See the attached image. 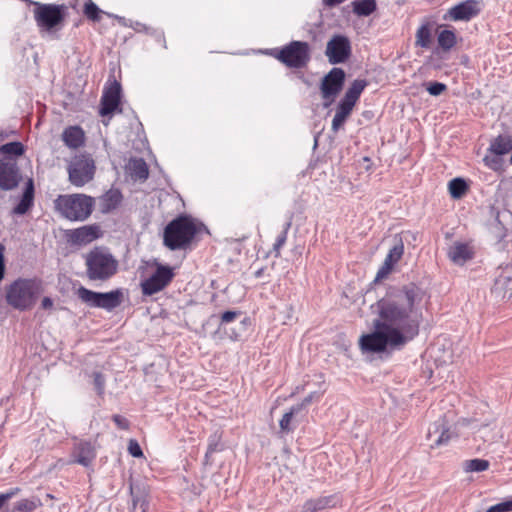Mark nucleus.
<instances>
[{"label": "nucleus", "instance_id": "nucleus-6", "mask_svg": "<svg viewBox=\"0 0 512 512\" xmlns=\"http://www.w3.org/2000/svg\"><path fill=\"white\" fill-rule=\"evenodd\" d=\"M35 6L34 20L41 32H54L62 29L67 14V7L59 4H44L30 1Z\"/></svg>", "mask_w": 512, "mask_h": 512}, {"label": "nucleus", "instance_id": "nucleus-16", "mask_svg": "<svg viewBox=\"0 0 512 512\" xmlns=\"http://www.w3.org/2000/svg\"><path fill=\"white\" fill-rule=\"evenodd\" d=\"M99 227L96 225L82 226L68 233L69 241L73 244H88L99 237Z\"/></svg>", "mask_w": 512, "mask_h": 512}, {"label": "nucleus", "instance_id": "nucleus-41", "mask_svg": "<svg viewBox=\"0 0 512 512\" xmlns=\"http://www.w3.org/2000/svg\"><path fill=\"white\" fill-rule=\"evenodd\" d=\"M319 398L320 394L318 392H311L301 401V403H298L294 406L299 408V411L301 412L303 409L309 406L314 400H319Z\"/></svg>", "mask_w": 512, "mask_h": 512}, {"label": "nucleus", "instance_id": "nucleus-26", "mask_svg": "<svg viewBox=\"0 0 512 512\" xmlns=\"http://www.w3.org/2000/svg\"><path fill=\"white\" fill-rule=\"evenodd\" d=\"M488 150L492 154L503 156L512 150V139L509 136L500 135L491 142Z\"/></svg>", "mask_w": 512, "mask_h": 512}, {"label": "nucleus", "instance_id": "nucleus-38", "mask_svg": "<svg viewBox=\"0 0 512 512\" xmlns=\"http://www.w3.org/2000/svg\"><path fill=\"white\" fill-rule=\"evenodd\" d=\"M501 156L502 155L492 154L489 152V154L484 157L483 161L485 162L486 166L497 171L502 168L503 163Z\"/></svg>", "mask_w": 512, "mask_h": 512}, {"label": "nucleus", "instance_id": "nucleus-42", "mask_svg": "<svg viewBox=\"0 0 512 512\" xmlns=\"http://www.w3.org/2000/svg\"><path fill=\"white\" fill-rule=\"evenodd\" d=\"M93 378H94L95 389H96L97 393L99 395H101L104 392L105 379L100 372H94Z\"/></svg>", "mask_w": 512, "mask_h": 512}, {"label": "nucleus", "instance_id": "nucleus-21", "mask_svg": "<svg viewBox=\"0 0 512 512\" xmlns=\"http://www.w3.org/2000/svg\"><path fill=\"white\" fill-rule=\"evenodd\" d=\"M122 201V194L117 189H110L99 199L100 211L104 214L115 210Z\"/></svg>", "mask_w": 512, "mask_h": 512}, {"label": "nucleus", "instance_id": "nucleus-29", "mask_svg": "<svg viewBox=\"0 0 512 512\" xmlns=\"http://www.w3.org/2000/svg\"><path fill=\"white\" fill-rule=\"evenodd\" d=\"M353 12L360 17L371 15L377 7L376 0H354Z\"/></svg>", "mask_w": 512, "mask_h": 512}, {"label": "nucleus", "instance_id": "nucleus-50", "mask_svg": "<svg viewBox=\"0 0 512 512\" xmlns=\"http://www.w3.org/2000/svg\"><path fill=\"white\" fill-rule=\"evenodd\" d=\"M46 497L49 499H54V496L52 494H47Z\"/></svg>", "mask_w": 512, "mask_h": 512}, {"label": "nucleus", "instance_id": "nucleus-9", "mask_svg": "<svg viewBox=\"0 0 512 512\" xmlns=\"http://www.w3.org/2000/svg\"><path fill=\"white\" fill-rule=\"evenodd\" d=\"M78 298L85 304L94 308H102L111 311L121 304L122 292L114 290L110 292H95L83 286L77 290Z\"/></svg>", "mask_w": 512, "mask_h": 512}, {"label": "nucleus", "instance_id": "nucleus-5", "mask_svg": "<svg viewBox=\"0 0 512 512\" xmlns=\"http://www.w3.org/2000/svg\"><path fill=\"white\" fill-rule=\"evenodd\" d=\"M40 294V285L31 279H17L6 290L9 305L18 310H28L36 302Z\"/></svg>", "mask_w": 512, "mask_h": 512}, {"label": "nucleus", "instance_id": "nucleus-17", "mask_svg": "<svg viewBox=\"0 0 512 512\" xmlns=\"http://www.w3.org/2000/svg\"><path fill=\"white\" fill-rule=\"evenodd\" d=\"M73 463L88 467L96 457L94 447L90 442L80 441L75 444L73 449Z\"/></svg>", "mask_w": 512, "mask_h": 512}, {"label": "nucleus", "instance_id": "nucleus-18", "mask_svg": "<svg viewBox=\"0 0 512 512\" xmlns=\"http://www.w3.org/2000/svg\"><path fill=\"white\" fill-rule=\"evenodd\" d=\"M338 502L339 497L337 495L320 496L307 500L301 512H323L326 509L335 507Z\"/></svg>", "mask_w": 512, "mask_h": 512}, {"label": "nucleus", "instance_id": "nucleus-36", "mask_svg": "<svg viewBox=\"0 0 512 512\" xmlns=\"http://www.w3.org/2000/svg\"><path fill=\"white\" fill-rule=\"evenodd\" d=\"M0 153L6 155L20 156L24 153V146L21 142L18 141L10 142L0 147Z\"/></svg>", "mask_w": 512, "mask_h": 512}, {"label": "nucleus", "instance_id": "nucleus-25", "mask_svg": "<svg viewBox=\"0 0 512 512\" xmlns=\"http://www.w3.org/2000/svg\"><path fill=\"white\" fill-rule=\"evenodd\" d=\"M127 169L134 180L145 181L149 176L148 166L142 158L131 159Z\"/></svg>", "mask_w": 512, "mask_h": 512}, {"label": "nucleus", "instance_id": "nucleus-27", "mask_svg": "<svg viewBox=\"0 0 512 512\" xmlns=\"http://www.w3.org/2000/svg\"><path fill=\"white\" fill-rule=\"evenodd\" d=\"M367 84V81L364 79L354 80L351 86L346 90L343 98L356 104Z\"/></svg>", "mask_w": 512, "mask_h": 512}, {"label": "nucleus", "instance_id": "nucleus-15", "mask_svg": "<svg viewBox=\"0 0 512 512\" xmlns=\"http://www.w3.org/2000/svg\"><path fill=\"white\" fill-rule=\"evenodd\" d=\"M121 86L118 82H114L106 89L101 98L100 114L102 116L113 113L120 103Z\"/></svg>", "mask_w": 512, "mask_h": 512}, {"label": "nucleus", "instance_id": "nucleus-31", "mask_svg": "<svg viewBox=\"0 0 512 512\" xmlns=\"http://www.w3.org/2000/svg\"><path fill=\"white\" fill-rule=\"evenodd\" d=\"M448 189L452 198L460 199L466 193L468 186L464 179L454 178L449 182Z\"/></svg>", "mask_w": 512, "mask_h": 512}, {"label": "nucleus", "instance_id": "nucleus-35", "mask_svg": "<svg viewBox=\"0 0 512 512\" xmlns=\"http://www.w3.org/2000/svg\"><path fill=\"white\" fill-rule=\"evenodd\" d=\"M299 408L295 407L294 405L289 409L288 412H286L281 420L279 421L280 429L283 432H291L293 430V427L291 426L292 419L294 415L298 414Z\"/></svg>", "mask_w": 512, "mask_h": 512}, {"label": "nucleus", "instance_id": "nucleus-11", "mask_svg": "<svg viewBox=\"0 0 512 512\" xmlns=\"http://www.w3.org/2000/svg\"><path fill=\"white\" fill-rule=\"evenodd\" d=\"M174 273L168 266L159 265L156 271L141 283L145 295H153L164 289L172 280Z\"/></svg>", "mask_w": 512, "mask_h": 512}, {"label": "nucleus", "instance_id": "nucleus-46", "mask_svg": "<svg viewBox=\"0 0 512 512\" xmlns=\"http://www.w3.org/2000/svg\"><path fill=\"white\" fill-rule=\"evenodd\" d=\"M113 421L120 429L126 430L129 428V421L120 415H114Z\"/></svg>", "mask_w": 512, "mask_h": 512}, {"label": "nucleus", "instance_id": "nucleus-32", "mask_svg": "<svg viewBox=\"0 0 512 512\" xmlns=\"http://www.w3.org/2000/svg\"><path fill=\"white\" fill-rule=\"evenodd\" d=\"M490 466V463L488 460L485 459H470L466 460L463 463V470L467 473L469 472H483L486 471Z\"/></svg>", "mask_w": 512, "mask_h": 512}, {"label": "nucleus", "instance_id": "nucleus-24", "mask_svg": "<svg viewBox=\"0 0 512 512\" xmlns=\"http://www.w3.org/2000/svg\"><path fill=\"white\" fill-rule=\"evenodd\" d=\"M34 201V185L33 181L30 179L26 188L23 192L22 198L18 205L13 209V213L17 215H23L28 212V210L32 207Z\"/></svg>", "mask_w": 512, "mask_h": 512}, {"label": "nucleus", "instance_id": "nucleus-45", "mask_svg": "<svg viewBox=\"0 0 512 512\" xmlns=\"http://www.w3.org/2000/svg\"><path fill=\"white\" fill-rule=\"evenodd\" d=\"M240 315V312L237 311H225L221 315V324H228L236 319Z\"/></svg>", "mask_w": 512, "mask_h": 512}, {"label": "nucleus", "instance_id": "nucleus-48", "mask_svg": "<svg viewBox=\"0 0 512 512\" xmlns=\"http://www.w3.org/2000/svg\"><path fill=\"white\" fill-rule=\"evenodd\" d=\"M41 306L43 309H50L52 308L53 306V301L51 298L49 297H44L42 302H41Z\"/></svg>", "mask_w": 512, "mask_h": 512}, {"label": "nucleus", "instance_id": "nucleus-20", "mask_svg": "<svg viewBox=\"0 0 512 512\" xmlns=\"http://www.w3.org/2000/svg\"><path fill=\"white\" fill-rule=\"evenodd\" d=\"M18 183L17 168L12 163L0 161V187L4 190L13 189Z\"/></svg>", "mask_w": 512, "mask_h": 512}, {"label": "nucleus", "instance_id": "nucleus-2", "mask_svg": "<svg viewBox=\"0 0 512 512\" xmlns=\"http://www.w3.org/2000/svg\"><path fill=\"white\" fill-rule=\"evenodd\" d=\"M198 225L189 216H179L172 220L164 229L163 243L170 250L187 248L199 232Z\"/></svg>", "mask_w": 512, "mask_h": 512}, {"label": "nucleus", "instance_id": "nucleus-30", "mask_svg": "<svg viewBox=\"0 0 512 512\" xmlns=\"http://www.w3.org/2000/svg\"><path fill=\"white\" fill-rule=\"evenodd\" d=\"M404 253V244L401 237L395 236L394 245L389 250L384 262L388 263L391 266H394L397 263Z\"/></svg>", "mask_w": 512, "mask_h": 512}, {"label": "nucleus", "instance_id": "nucleus-23", "mask_svg": "<svg viewBox=\"0 0 512 512\" xmlns=\"http://www.w3.org/2000/svg\"><path fill=\"white\" fill-rule=\"evenodd\" d=\"M62 140L69 148L77 149L84 143V131L79 126H69L64 129Z\"/></svg>", "mask_w": 512, "mask_h": 512}, {"label": "nucleus", "instance_id": "nucleus-19", "mask_svg": "<svg viewBox=\"0 0 512 512\" xmlns=\"http://www.w3.org/2000/svg\"><path fill=\"white\" fill-rule=\"evenodd\" d=\"M355 104L342 98L337 105L335 115L332 120L331 129L337 132L346 122L353 111Z\"/></svg>", "mask_w": 512, "mask_h": 512}, {"label": "nucleus", "instance_id": "nucleus-44", "mask_svg": "<svg viewBox=\"0 0 512 512\" xmlns=\"http://www.w3.org/2000/svg\"><path fill=\"white\" fill-rule=\"evenodd\" d=\"M392 268H393V266L389 265L388 263L383 262L382 266L380 267V269L378 270V272L376 274L375 281H379V280L386 278L392 271Z\"/></svg>", "mask_w": 512, "mask_h": 512}, {"label": "nucleus", "instance_id": "nucleus-34", "mask_svg": "<svg viewBox=\"0 0 512 512\" xmlns=\"http://www.w3.org/2000/svg\"><path fill=\"white\" fill-rule=\"evenodd\" d=\"M437 41L443 50L448 51L456 44V35L451 30H442L438 34Z\"/></svg>", "mask_w": 512, "mask_h": 512}, {"label": "nucleus", "instance_id": "nucleus-12", "mask_svg": "<svg viewBox=\"0 0 512 512\" xmlns=\"http://www.w3.org/2000/svg\"><path fill=\"white\" fill-rule=\"evenodd\" d=\"M326 56L330 64L344 63L351 54V45L347 37L333 36L326 45Z\"/></svg>", "mask_w": 512, "mask_h": 512}, {"label": "nucleus", "instance_id": "nucleus-10", "mask_svg": "<svg viewBox=\"0 0 512 512\" xmlns=\"http://www.w3.org/2000/svg\"><path fill=\"white\" fill-rule=\"evenodd\" d=\"M345 82V72L342 68H332L320 83L323 106L329 107L341 92Z\"/></svg>", "mask_w": 512, "mask_h": 512}, {"label": "nucleus", "instance_id": "nucleus-7", "mask_svg": "<svg viewBox=\"0 0 512 512\" xmlns=\"http://www.w3.org/2000/svg\"><path fill=\"white\" fill-rule=\"evenodd\" d=\"M275 57L289 68H304L311 59L310 46L305 41H291L283 46Z\"/></svg>", "mask_w": 512, "mask_h": 512}, {"label": "nucleus", "instance_id": "nucleus-51", "mask_svg": "<svg viewBox=\"0 0 512 512\" xmlns=\"http://www.w3.org/2000/svg\"><path fill=\"white\" fill-rule=\"evenodd\" d=\"M510 161H511V163H512V154H511V158H510Z\"/></svg>", "mask_w": 512, "mask_h": 512}, {"label": "nucleus", "instance_id": "nucleus-28", "mask_svg": "<svg viewBox=\"0 0 512 512\" xmlns=\"http://www.w3.org/2000/svg\"><path fill=\"white\" fill-rule=\"evenodd\" d=\"M415 45L421 48H430L432 44V33L429 23L422 24L416 31Z\"/></svg>", "mask_w": 512, "mask_h": 512}, {"label": "nucleus", "instance_id": "nucleus-1", "mask_svg": "<svg viewBox=\"0 0 512 512\" xmlns=\"http://www.w3.org/2000/svg\"><path fill=\"white\" fill-rule=\"evenodd\" d=\"M425 291L414 283L390 289L377 301L373 331L359 339L364 353L398 349L419 333Z\"/></svg>", "mask_w": 512, "mask_h": 512}, {"label": "nucleus", "instance_id": "nucleus-39", "mask_svg": "<svg viewBox=\"0 0 512 512\" xmlns=\"http://www.w3.org/2000/svg\"><path fill=\"white\" fill-rule=\"evenodd\" d=\"M84 13L86 17L92 21L100 20L101 10L95 3L91 1L85 4Z\"/></svg>", "mask_w": 512, "mask_h": 512}, {"label": "nucleus", "instance_id": "nucleus-3", "mask_svg": "<svg viewBox=\"0 0 512 512\" xmlns=\"http://www.w3.org/2000/svg\"><path fill=\"white\" fill-rule=\"evenodd\" d=\"M56 211L61 217L75 222H82L91 215L95 200L86 194L59 195L54 201Z\"/></svg>", "mask_w": 512, "mask_h": 512}, {"label": "nucleus", "instance_id": "nucleus-4", "mask_svg": "<svg viewBox=\"0 0 512 512\" xmlns=\"http://www.w3.org/2000/svg\"><path fill=\"white\" fill-rule=\"evenodd\" d=\"M86 275L92 281H106L118 270V261L106 249L96 247L85 255Z\"/></svg>", "mask_w": 512, "mask_h": 512}, {"label": "nucleus", "instance_id": "nucleus-43", "mask_svg": "<svg viewBox=\"0 0 512 512\" xmlns=\"http://www.w3.org/2000/svg\"><path fill=\"white\" fill-rule=\"evenodd\" d=\"M128 451L133 457L143 456L142 449L136 440H130L128 445Z\"/></svg>", "mask_w": 512, "mask_h": 512}, {"label": "nucleus", "instance_id": "nucleus-8", "mask_svg": "<svg viewBox=\"0 0 512 512\" xmlns=\"http://www.w3.org/2000/svg\"><path fill=\"white\" fill-rule=\"evenodd\" d=\"M95 170V162L90 156L76 155L67 167L69 182L75 187H83L93 180Z\"/></svg>", "mask_w": 512, "mask_h": 512}, {"label": "nucleus", "instance_id": "nucleus-37", "mask_svg": "<svg viewBox=\"0 0 512 512\" xmlns=\"http://www.w3.org/2000/svg\"><path fill=\"white\" fill-rule=\"evenodd\" d=\"M291 226V223L288 222L286 223L285 225V228L284 230L282 231V233L277 237L274 245H273V251L275 253V257H279L280 256V250L281 248L285 245L286 243V240H287V234H288V230Z\"/></svg>", "mask_w": 512, "mask_h": 512}, {"label": "nucleus", "instance_id": "nucleus-40", "mask_svg": "<svg viewBox=\"0 0 512 512\" xmlns=\"http://www.w3.org/2000/svg\"><path fill=\"white\" fill-rule=\"evenodd\" d=\"M446 85L440 82H430L427 86V91L432 96H439L446 90Z\"/></svg>", "mask_w": 512, "mask_h": 512}, {"label": "nucleus", "instance_id": "nucleus-49", "mask_svg": "<svg viewBox=\"0 0 512 512\" xmlns=\"http://www.w3.org/2000/svg\"><path fill=\"white\" fill-rule=\"evenodd\" d=\"M217 450V444L210 443L207 448V452L205 457L208 458L211 454H213Z\"/></svg>", "mask_w": 512, "mask_h": 512}, {"label": "nucleus", "instance_id": "nucleus-33", "mask_svg": "<svg viewBox=\"0 0 512 512\" xmlns=\"http://www.w3.org/2000/svg\"><path fill=\"white\" fill-rule=\"evenodd\" d=\"M40 505L41 501L36 497L21 499L15 503L12 512H33Z\"/></svg>", "mask_w": 512, "mask_h": 512}, {"label": "nucleus", "instance_id": "nucleus-14", "mask_svg": "<svg viewBox=\"0 0 512 512\" xmlns=\"http://www.w3.org/2000/svg\"><path fill=\"white\" fill-rule=\"evenodd\" d=\"M480 12L479 3L475 0L463 1L448 10V16L454 21H469Z\"/></svg>", "mask_w": 512, "mask_h": 512}, {"label": "nucleus", "instance_id": "nucleus-22", "mask_svg": "<svg viewBox=\"0 0 512 512\" xmlns=\"http://www.w3.org/2000/svg\"><path fill=\"white\" fill-rule=\"evenodd\" d=\"M448 256L454 263L462 265L473 257V250L466 243L456 242L450 247Z\"/></svg>", "mask_w": 512, "mask_h": 512}, {"label": "nucleus", "instance_id": "nucleus-13", "mask_svg": "<svg viewBox=\"0 0 512 512\" xmlns=\"http://www.w3.org/2000/svg\"><path fill=\"white\" fill-rule=\"evenodd\" d=\"M427 437L433 442L431 444V447L433 448L447 445L453 438L457 437V434L452 430V427L448 425L445 418H443L430 426Z\"/></svg>", "mask_w": 512, "mask_h": 512}, {"label": "nucleus", "instance_id": "nucleus-47", "mask_svg": "<svg viewBox=\"0 0 512 512\" xmlns=\"http://www.w3.org/2000/svg\"><path fill=\"white\" fill-rule=\"evenodd\" d=\"M15 493L16 492L14 490H11L9 492L0 494V510L3 508L5 503L15 495Z\"/></svg>", "mask_w": 512, "mask_h": 512}]
</instances>
